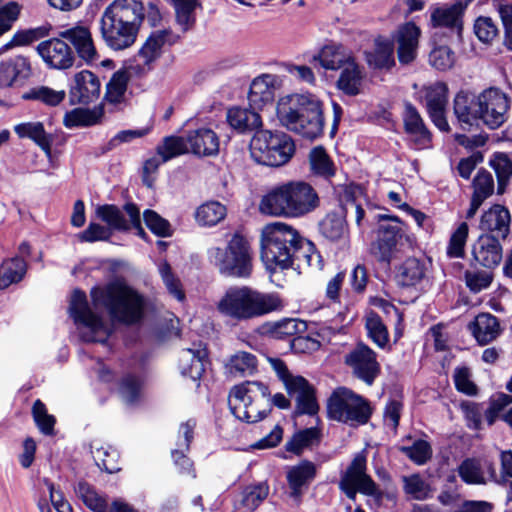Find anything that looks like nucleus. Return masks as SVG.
Returning a JSON list of instances; mask_svg holds the SVG:
<instances>
[{
  "instance_id": "f257e3e1",
  "label": "nucleus",
  "mask_w": 512,
  "mask_h": 512,
  "mask_svg": "<svg viewBox=\"0 0 512 512\" xmlns=\"http://www.w3.org/2000/svg\"><path fill=\"white\" fill-rule=\"evenodd\" d=\"M144 6L139 0H114L100 20L101 35L108 47L124 50L134 44L142 21Z\"/></svg>"
},
{
  "instance_id": "f03ea898",
  "label": "nucleus",
  "mask_w": 512,
  "mask_h": 512,
  "mask_svg": "<svg viewBox=\"0 0 512 512\" xmlns=\"http://www.w3.org/2000/svg\"><path fill=\"white\" fill-rule=\"evenodd\" d=\"M276 115L283 127L303 138L315 140L323 134V105L312 94H291L280 98Z\"/></svg>"
},
{
  "instance_id": "7ed1b4c3",
  "label": "nucleus",
  "mask_w": 512,
  "mask_h": 512,
  "mask_svg": "<svg viewBox=\"0 0 512 512\" xmlns=\"http://www.w3.org/2000/svg\"><path fill=\"white\" fill-rule=\"evenodd\" d=\"M228 404L232 414L246 423L264 419L272 406L288 409L291 405L290 400L282 393L271 397L268 386L258 381H246L234 386L230 391Z\"/></svg>"
},
{
  "instance_id": "20e7f679",
  "label": "nucleus",
  "mask_w": 512,
  "mask_h": 512,
  "mask_svg": "<svg viewBox=\"0 0 512 512\" xmlns=\"http://www.w3.org/2000/svg\"><path fill=\"white\" fill-rule=\"evenodd\" d=\"M93 305L104 308L114 322L132 325L144 315L145 299L123 281H113L90 292Z\"/></svg>"
},
{
  "instance_id": "39448f33",
  "label": "nucleus",
  "mask_w": 512,
  "mask_h": 512,
  "mask_svg": "<svg viewBox=\"0 0 512 512\" xmlns=\"http://www.w3.org/2000/svg\"><path fill=\"white\" fill-rule=\"evenodd\" d=\"M217 310L236 321H248L282 309L276 293H264L248 286L231 287L217 303Z\"/></svg>"
},
{
  "instance_id": "423d86ee",
  "label": "nucleus",
  "mask_w": 512,
  "mask_h": 512,
  "mask_svg": "<svg viewBox=\"0 0 512 512\" xmlns=\"http://www.w3.org/2000/svg\"><path fill=\"white\" fill-rule=\"evenodd\" d=\"M319 205L314 188L305 182H289L272 189L260 202V211L270 216L301 217Z\"/></svg>"
},
{
  "instance_id": "0eeeda50",
  "label": "nucleus",
  "mask_w": 512,
  "mask_h": 512,
  "mask_svg": "<svg viewBox=\"0 0 512 512\" xmlns=\"http://www.w3.org/2000/svg\"><path fill=\"white\" fill-rule=\"evenodd\" d=\"M129 220H126L123 212L115 205H101L96 208V215L105 222L108 227L99 223L91 222L88 227L78 235L82 242H96L108 240L112 235V230L128 231L135 229L136 234L145 239L146 232L141 226L140 211L134 203H127L123 207Z\"/></svg>"
},
{
  "instance_id": "6e6552de",
  "label": "nucleus",
  "mask_w": 512,
  "mask_h": 512,
  "mask_svg": "<svg viewBox=\"0 0 512 512\" xmlns=\"http://www.w3.org/2000/svg\"><path fill=\"white\" fill-rule=\"evenodd\" d=\"M300 233L293 226L273 222L261 230V259L269 270L291 268V253L298 243Z\"/></svg>"
},
{
  "instance_id": "1a4fd4ad",
  "label": "nucleus",
  "mask_w": 512,
  "mask_h": 512,
  "mask_svg": "<svg viewBox=\"0 0 512 512\" xmlns=\"http://www.w3.org/2000/svg\"><path fill=\"white\" fill-rule=\"evenodd\" d=\"M295 151L290 136L283 132L257 130L250 141V155L261 165L279 167L286 164Z\"/></svg>"
},
{
  "instance_id": "9d476101",
  "label": "nucleus",
  "mask_w": 512,
  "mask_h": 512,
  "mask_svg": "<svg viewBox=\"0 0 512 512\" xmlns=\"http://www.w3.org/2000/svg\"><path fill=\"white\" fill-rule=\"evenodd\" d=\"M327 415L350 426L365 425L371 418L372 407L361 395L346 387H339L328 398Z\"/></svg>"
},
{
  "instance_id": "9b49d317",
  "label": "nucleus",
  "mask_w": 512,
  "mask_h": 512,
  "mask_svg": "<svg viewBox=\"0 0 512 512\" xmlns=\"http://www.w3.org/2000/svg\"><path fill=\"white\" fill-rule=\"evenodd\" d=\"M210 260L219 268L222 274L247 278L252 271L251 255L247 240L234 234L226 249L212 248L209 250Z\"/></svg>"
},
{
  "instance_id": "f8f14e48",
  "label": "nucleus",
  "mask_w": 512,
  "mask_h": 512,
  "mask_svg": "<svg viewBox=\"0 0 512 512\" xmlns=\"http://www.w3.org/2000/svg\"><path fill=\"white\" fill-rule=\"evenodd\" d=\"M267 360L278 379L283 383L287 393L291 397L296 396L295 414L311 416L317 414L319 405L313 386L303 376L293 375L280 358L268 357Z\"/></svg>"
},
{
  "instance_id": "ddd939ff",
  "label": "nucleus",
  "mask_w": 512,
  "mask_h": 512,
  "mask_svg": "<svg viewBox=\"0 0 512 512\" xmlns=\"http://www.w3.org/2000/svg\"><path fill=\"white\" fill-rule=\"evenodd\" d=\"M338 486L350 500H355L357 493L375 498L382 497V491L367 473V458L363 452L357 453L341 473Z\"/></svg>"
},
{
  "instance_id": "4468645a",
  "label": "nucleus",
  "mask_w": 512,
  "mask_h": 512,
  "mask_svg": "<svg viewBox=\"0 0 512 512\" xmlns=\"http://www.w3.org/2000/svg\"><path fill=\"white\" fill-rule=\"evenodd\" d=\"M69 312L74 322L88 329L82 338L88 342H105L110 335V327L104 319L92 311L85 292L75 289L71 295Z\"/></svg>"
},
{
  "instance_id": "2eb2a0df",
  "label": "nucleus",
  "mask_w": 512,
  "mask_h": 512,
  "mask_svg": "<svg viewBox=\"0 0 512 512\" xmlns=\"http://www.w3.org/2000/svg\"><path fill=\"white\" fill-rule=\"evenodd\" d=\"M380 219L389 222L379 226L377 240L371 244L370 252L377 261L389 265L399 257L404 230L396 216L381 215Z\"/></svg>"
},
{
  "instance_id": "dca6fc26",
  "label": "nucleus",
  "mask_w": 512,
  "mask_h": 512,
  "mask_svg": "<svg viewBox=\"0 0 512 512\" xmlns=\"http://www.w3.org/2000/svg\"><path fill=\"white\" fill-rule=\"evenodd\" d=\"M480 121L490 129L499 128L506 121L509 98L498 88H489L478 94Z\"/></svg>"
},
{
  "instance_id": "f3484780",
  "label": "nucleus",
  "mask_w": 512,
  "mask_h": 512,
  "mask_svg": "<svg viewBox=\"0 0 512 512\" xmlns=\"http://www.w3.org/2000/svg\"><path fill=\"white\" fill-rule=\"evenodd\" d=\"M344 362L349 366L353 374L371 385L380 372V365L376 359V353L366 344H357L345 355Z\"/></svg>"
},
{
  "instance_id": "a211bd4d",
  "label": "nucleus",
  "mask_w": 512,
  "mask_h": 512,
  "mask_svg": "<svg viewBox=\"0 0 512 512\" xmlns=\"http://www.w3.org/2000/svg\"><path fill=\"white\" fill-rule=\"evenodd\" d=\"M179 39V36L171 30H158L150 34L142 45L136 56L137 66L141 72H149L153 68V63L161 56L165 45H173Z\"/></svg>"
},
{
  "instance_id": "6ab92c4d",
  "label": "nucleus",
  "mask_w": 512,
  "mask_h": 512,
  "mask_svg": "<svg viewBox=\"0 0 512 512\" xmlns=\"http://www.w3.org/2000/svg\"><path fill=\"white\" fill-rule=\"evenodd\" d=\"M36 50L46 65L53 69H69L75 61L71 47L59 36L40 42Z\"/></svg>"
},
{
  "instance_id": "aec40b11",
  "label": "nucleus",
  "mask_w": 512,
  "mask_h": 512,
  "mask_svg": "<svg viewBox=\"0 0 512 512\" xmlns=\"http://www.w3.org/2000/svg\"><path fill=\"white\" fill-rule=\"evenodd\" d=\"M101 93L99 77L89 70H82L73 76L69 96L73 104H89L96 101Z\"/></svg>"
},
{
  "instance_id": "412c9836",
  "label": "nucleus",
  "mask_w": 512,
  "mask_h": 512,
  "mask_svg": "<svg viewBox=\"0 0 512 512\" xmlns=\"http://www.w3.org/2000/svg\"><path fill=\"white\" fill-rule=\"evenodd\" d=\"M474 0H455L449 5L432 10L430 22L433 27L448 28L460 37L463 29V15L468 5Z\"/></svg>"
},
{
  "instance_id": "4be33fe9",
  "label": "nucleus",
  "mask_w": 512,
  "mask_h": 512,
  "mask_svg": "<svg viewBox=\"0 0 512 512\" xmlns=\"http://www.w3.org/2000/svg\"><path fill=\"white\" fill-rule=\"evenodd\" d=\"M420 28L413 22H407L398 27L393 36L397 44V57L402 65L413 62L418 53Z\"/></svg>"
},
{
  "instance_id": "5701e85b",
  "label": "nucleus",
  "mask_w": 512,
  "mask_h": 512,
  "mask_svg": "<svg viewBox=\"0 0 512 512\" xmlns=\"http://www.w3.org/2000/svg\"><path fill=\"white\" fill-rule=\"evenodd\" d=\"M448 88L443 82H437L425 89V103L432 122L441 131H448L449 124L445 117Z\"/></svg>"
},
{
  "instance_id": "b1692460",
  "label": "nucleus",
  "mask_w": 512,
  "mask_h": 512,
  "mask_svg": "<svg viewBox=\"0 0 512 512\" xmlns=\"http://www.w3.org/2000/svg\"><path fill=\"white\" fill-rule=\"evenodd\" d=\"M59 37L69 41L75 48L78 56L87 64H92L98 59L91 33L84 26H75L59 32Z\"/></svg>"
},
{
  "instance_id": "393cba45",
  "label": "nucleus",
  "mask_w": 512,
  "mask_h": 512,
  "mask_svg": "<svg viewBox=\"0 0 512 512\" xmlns=\"http://www.w3.org/2000/svg\"><path fill=\"white\" fill-rule=\"evenodd\" d=\"M478 109V95L465 90H461L456 94L453 111L458 123L463 129L470 128L480 121V112H478Z\"/></svg>"
},
{
  "instance_id": "a878e982",
  "label": "nucleus",
  "mask_w": 512,
  "mask_h": 512,
  "mask_svg": "<svg viewBox=\"0 0 512 512\" xmlns=\"http://www.w3.org/2000/svg\"><path fill=\"white\" fill-rule=\"evenodd\" d=\"M403 123L405 132L411 137L417 149H423L429 146L431 134L426 128L422 117L412 104H406L403 113Z\"/></svg>"
},
{
  "instance_id": "bb28decb",
  "label": "nucleus",
  "mask_w": 512,
  "mask_h": 512,
  "mask_svg": "<svg viewBox=\"0 0 512 512\" xmlns=\"http://www.w3.org/2000/svg\"><path fill=\"white\" fill-rule=\"evenodd\" d=\"M510 221L509 210L496 204L483 213L479 227L483 231L494 232L497 236L506 238L510 232Z\"/></svg>"
},
{
  "instance_id": "cd10ccee",
  "label": "nucleus",
  "mask_w": 512,
  "mask_h": 512,
  "mask_svg": "<svg viewBox=\"0 0 512 512\" xmlns=\"http://www.w3.org/2000/svg\"><path fill=\"white\" fill-rule=\"evenodd\" d=\"M474 259L482 266H497L502 258V247L495 236L482 235L473 248Z\"/></svg>"
},
{
  "instance_id": "c85d7f7f",
  "label": "nucleus",
  "mask_w": 512,
  "mask_h": 512,
  "mask_svg": "<svg viewBox=\"0 0 512 512\" xmlns=\"http://www.w3.org/2000/svg\"><path fill=\"white\" fill-rule=\"evenodd\" d=\"M190 152L198 156H213L219 152V139L209 128H199L187 136Z\"/></svg>"
},
{
  "instance_id": "c756f323",
  "label": "nucleus",
  "mask_w": 512,
  "mask_h": 512,
  "mask_svg": "<svg viewBox=\"0 0 512 512\" xmlns=\"http://www.w3.org/2000/svg\"><path fill=\"white\" fill-rule=\"evenodd\" d=\"M316 476V466L308 460H304L296 466L291 467L287 472V482L293 498H299L310 482Z\"/></svg>"
},
{
  "instance_id": "7c9ffc66",
  "label": "nucleus",
  "mask_w": 512,
  "mask_h": 512,
  "mask_svg": "<svg viewBox=\"0 0 512 512\" xmlns=\"http://www.w3.org/2000/svg\"><path fill=\"white\" fill-rule=\"evenodd\" d=\"M366 61L371 68L389 70L395 66L393 41L378 37L374 49L365 52Z\"/></svg>"
},
{
  "instance_id": "2f4dec72",
  "label": "nucleus",
  "mask_w": 512,
  "mask_h": 512,
  "mask_svg": "<svg viewBox=\"0 0 512 512\" xmlns=\"http://www.w3.org/2000/svg\"><path fill=\"white\" fill-rule=\"evenodd\" d=\"M207 357V351L204 348L184 349L180 353L179 368L183 376L197 381L201 378L205 368L204 359Z\"/></svg>"
},
{
  "instance_id": "473e14b6",
  "label": "nucleus",
  "mask_w": 512,
  "mask_h": 512,
  "mask_svg": "<svg viewBox=\"0 0 512 512\" xmlns=\"http://www.w3.org/2000/svg\"><path fill=\"white\" fill-rule=\"evenodd\" d=\"M227 121L233 129L241 133L257 130L262 126L258 113L239 107H233L227 111Z\"/></svg>"
},
{
  "instance_id": "72a5a7b5",
  "label": "nucleus",
  "mask_w": 512,
  "mask_h": 512,
  "mask_svg": "<svg viewBox=\"0 0 512 512\" xmlns=\"http://www.w3.org/2000/svg\"><path fill=\"white\" fill-rule=\"evenodd\" d=\"M313 60L319 62L325 69L337 70L344 68L348 65V62L353 61L354 58L342 46L327 45L317 56H314Z\"/></svg>"
},
{
  "instance_id": "f704fd0d",
  "label": "nucleus",
  "mask_w": 512,
  "mask_h": 512,
  "mask_svg": "<svg viewBox=\"0 0 512 512\" xmlns=\"http://www.w3.org/2000/svg\"><path fill=\"white\" fill-rule=\"evenodd\" d=\"M472 332L479 344L486 345L499 336V321L492 314L481 313L475 318Z\"/></svg>"
},
{
  "instance_id": "c9c22d12",
  "label": "nucleus",
  "mask_w": 512,
  "mask_h": 512,
  "mask_svg": "<svg viewBox=\"0 0 512 512\" xmlns=\"http://www.w3.org/2000/svg\"><path fill=\"white\" fill-rule=\"evenodd\" d=\"M322 439V432L317 427H310L296 432L285 444L288 452L300 455L305 449H313Z\"/></svg>"
},
{
  "instance_id": "e433bc0d",
  "label": "nucleus",
  "mask_w": 512,
  "mask_h": 512,
  "mask_svg": "<svg viewBox=\"0 0 512 512\" xmlns=\"http://www.w3.org/2000/svg\"><path fill=\"white\" fill-rule=\"evenodd\" d=\"M30 72L27 58L16 56L0 63V88L10 87L18 77H26Z\"/></svg>"
},
{
  "instance_id": "4c0bfd02",
  "label": "nucleus",
  "mask_w": 512,
  "mask_h": 512,
  "mask_svg": "<svg viewBox=\"0 0 512 512\" xmlns=\"http://www.w3.org/2000/svg\"><path fill=\"white\" fill-rule=\"evenodd\" d=\"M20 138H29L34 141L47 155L51 153L52 137L46 133L41 122L20 123L14 127Z\"/></svg>"
},
{
  "instance_id": "58836bf2",
  "label": "nucleus",
  "mask_w": 512,
  "mask_h": 512,
  "mask_svg": "<svg viewBox=\"0 0 512 512\" xmlns=\"http://www.w3.org/2000/svg\"><path fill=\"white\" fill-rule=\"evenodd\" d=\"M426 264L418 258L410 257L399 267L397 272L398 283L410 287L420 283L426 275Z\"/></svg>"
},
{
  "instance_id": "ea45409f",
  "label": "nucleus",
  "mask_w": 512,
  "mask_h": 512,
  "mask_svg": "<svg viewBox=\"0 0 512 512\" xmlns=\"http://www.w3.org/2000/svg\"><path fill=\"white\" fill-rule=\"evenodd\" d=\"M274 76L265 74L255 78L251 85L248 95L249 102L254 106H262L270 103L274 98Z\"/></svg>"
},
{
  "instance_id": "a19ab883",
  "label": "nucleus",
  "mask_w": 512,
  "mask_h": 512,
  "mask_svg": "<svg viewBox=\"0 0 512 512\" xmlns=\"http://www.w3.org/2000/svg\"><path fill=\"white\" fill-rule=\"evenodd\" d=\"M297 242L291 253V267L293 265H296L298 268L302 266L318 267L320 264V255L316 251L314 244L301 235Z\"/></svg>"
},
{
  "instance_id": "79ce46f5",
  "label": "nucleus",
  "mask_w": 512,
  "mask_h": 512,
  "mask_svg": "<svg viewBox=\"0 0 512 512\" xmlns=\"http://www.w3.org/2000/svg\"><path fill=\"white\" fill-rule=\"evenodd\" d=\"M362 80L363 73L359 65L353 60L349 61L348 65L342 68L337 86L345 94L355 96L360 93Z\"/></svg>"
},
{
  "instance_id": "37998d69",
  "label": "nucleus",
  "mask_w": 512,
  "mask_h": 512,
  "mask_svg": "<svg viewBox=\"0 0 512 512\" xmlns=\"http://www.w3.org/2000/svg\"><path fill=\"white\" fill-rule=\"evenodd\" d=\"M268 493L269 488L266 484L249 486L241 493L235 503V508L238 512H253L268 496Z\"/></svg>"
},
{
  "instance_id": "c03bdc74",
  "label": "nucleus",
  "mask_w": 512,
  "mask_h": 512,
  "mask_svg": "<svg viewBox=\"0 0 512 512\" xmlns=\"http://www.w3.org/2000/svg\"><path fill=\"white\" fill-rule=\"evenodd\" d=\"M320 233L330 241H338L347 233V224L343 213H329L319 223Z\"/></svg>"
},
{
  "instance_id": "a18cd8bd",
  "label": "nucleus",
  "mask_w": 512,
  "mask_h": 512,
  "mask_svg": "<svg viewBox=\"0 0 512 512\" xmlns=\"http://www.w3.org/2000/svg\"><path fill=\"white\" fill-rule=\"evenodd\" d=\"M512 402V397L500 393L490 399L489 407L485 411V419L488 425H493L498 418L503 419L512 427V407L504 412V409Z\"/></svg>"
},
{
  "instance_id": "49530a36",
  "label": "nucleus",
  "mask_w": 512,
  "mask_h": 512,
  "mask_svg": "<svg viewBox=\"0 0 512 512\" xmlns=\"http://www.w3.org/2000/svg\"><path fill=\"white\" fill-rule=\"evenodd\" d=\"M26 262L19 257L3 261L0 266V289L22 280L26 273Z\"/></svg>"
},
{
  "instance_id": "de8ad7c7",
  "label": "nucleus",
  "mask_w": 512,
  "mask_h": 512,
  "mask_svg": "<svg viewBox=\"0 0 512 512\" xmlns=\"http://www.w3.org/2000/svg\"><path fill=\"white\" fill-rule=\"evenodd\" d=\"M102 115L101 109L75 108L64 115L63 123L67 128L92 126L100 122Z\"/></svg>"
},
{
  "instance_id": "09e8293b",
  "label": "nucleus",
  "mask_w": 512,
  "mask_h": 512,
  "mask_svg": "<svg viewBox=\"0 0 512 512\" xmlns=\"http://www.w3.org/2000/svg\"><path fill=\"white\" fill-rule=\"evenodd\" d=\"M309 164L314 175L325 179L335 175V166L322 146L314 147L309 153Z\"/></svg>"
},
{
  "instance_id": "8fccbe9b",
  "label": "nucleus",
  "mask_w": 512,
  "mask_h": 512,
  "mask_svg": "<svg viewBox=\"0 0 512 512\" xmlns=\"http://www.w3.org/2000/svg\"><path fill=\"white\" fill-rule=\"evenodd\" d=\"M49 32L50 27L48 26H39L35 28L19 30L13 35L12 39L8 43L0 48V54L17 46L30 45L31 43L48 36Z\"/></svg>"
},
{
  "instance_id": "3c124183",
  "label": "nucleus",
  "mask_w": 512,
  "mask_h": 512,
  "mask_svg": "<svg viewBox=\"0 0 512 512\" xmlns=\"http://www.w3.org/2000/svg\"><path fill=\"white\" fill-rule=\"evenodd\" d=\"M226 207L218 201H208L199 206L195 213L196 221L203 226H214L226 216Z\"/></svg>"
},
{
  "instance_id": "603ef678",
  "label": "nucleus",
  "mask_w": 512,
  "mask_h": 512,
  "mask_svg": "<svg viewBox=\"0 0 512 512\" xmlns=\"http://www.w3.org/2000/svg\"><path fill=\"white\" fill-rule=\"evenodd\" d=\"M402 483L403 491L410 499L423 501L431 497L430 485L418 473L403 476Z\"/></svg>"
},
{
  "instance_id": "864d4df0",
  "label": "nucleus",
  "mask_w": 512,
  "mask_h": 512,
  "mask_svg": "<svg viewBox=\"0 0 512 512\" xmlns=\"http://www.w3.org/2000/svg\"><path fill=\"white\" fill-rule=\"evenodd\" d=\"M365 327L369 338L379 347L385 348L389 342V333L381 317L374 311L366 314Z\"/></svg>"
},
{
  "instance_id": "5fc2aeb1",
  "label": "nucleus",
  "mask_w": 512,
  "mask_h": 512,
  "mask_svg": "<svg viewBox=\"0 0 512 512\" xmlns=\"http://www.w3.org/2000/svg\"><path fill=\"white\" fill-rule=\"evenodd\" d=\"M172 2L177 25L182 32L189 31L193 28L196 21L195 8L197 0H172Z\"/></svg>"
},
{
  "instance_id": "6e6d98bb",
  "label": "nucleus",
  "mask_w": 512,
  "mask_h": 512,
  "mask_svg": "<svg viewBox=\"0 0 512 512\" xmlns=\"http://www.w3.org/2000/svg\"><path fill=\"white\" fill-rule=\"evenodd\" d=\"M129 75L125 70L116 71L106 85L105 99L109 103L118 104L124 99Z\"/></svg>"
},
{
  "instance_id": "4d7b16f0",
  "label": "nucleus",
  "mask_w": 512,
  "mask_h": 512,
  "mask_svg": "<svg viewBox=\"0 0 512 512\" xmlns=\"http://www.w3.org/2000/svg\"><path fill=\"white\" fill-rule=\"evenodd\" d=\"M66 96L64 90H55L47 86H36L23 94L25 100L39 101L48 106L59 105Z\"/></svg>"
},
{
  "instance_id": "13d9d810",
  "label": "nucleus",
  "mask_w": 512,
  "mask_h": 512,
  "mask_svg": "<svg viewBox=\"0 0 512 512\" xmlns=\"http://www.w3.org/2000/svg\"><path fill=\"white\" fill-rule=\"evenodd\" d=\"M228 369L235 376L251 375L257 370L256 356L249 352H237L230 358Z\"/></svg>"
},
{
  "instance_id": "bf43d9fd",
  "label": "nucleus",
  "mask_w": 512,
  "mask_h": 512,
  "mask_svg": "<svg viewBox=\"0 0 512 512\" xmlns=\"http://www.w3.org/2000/svg\"><path fill=\"white\" fill-rule=\"evenodd\" d=\"M190 152L187 138L178 136H169L164 138L162 145L157 147V153L163 157L164 161Z\"/></svg>"
},
{
  "instance_id": "052dcab7",
  "label": "nucleus",
  "mask_w": 512,
  "mask_h": 512,
  "mask_svg": "<svg viewBox=\"0 0 512 512\" xmlns=\"http://www.w3.org/2000/svg\"><path fill=\"white\" fill-rule=\"evenodd\" d=\"M461 479L468 484H485L486 478L483 472V465L475 458L465 459L458 467Z\"/></svg>"
},
{
  "instance_id": "680f3d73",
  "label": "nucleus",
  "mask_w": 512,
  "mask_h": 512,
  "mask_svg": "<svg viewBox=\"0 0 512 512\" xmlns=\"http://www.w3.org/2000/svg\"><path fill=\"white\" fill-rule=\"evenodd\" d=\"M76 493L83 503L94 512H107L106 500L86 482H79Z\"/></svg>"
},
{
  "instance_id": "e2e57ef3",
  "label": "nucleus",
  "mask_w": 512,
  "mask_h": 512,
  "mask_svg": "<svg viewBox=\"0 0 512 512\" xmlns=\"http://www.w3.org/2000/svg\"><path fill=\"white\" fill-rule=\"evenodd\" d=\"M472 197L484 202L494 192V179L490 172L479 170L472 181Z\"/></svg>"
},
{
  "instance_id": "0e129e2a",
  "label": "nucleus",
  "mask_w": 512,
  "mask_h": 512,
  "mask_svg": "<svg viewBox=\"0 0 512 512\" xmlns=\"http://www.w3.org/2000/svg\"><path fill=\"white\" fill-rule=\"evenodd\" d=\"M399 451L417 465L425 464L432 456L430 444L422 439L416 440L411 446H400Z\"/></svg>"
},
{
  "instance_id": "69168bd1",
  "label": "nucleus",
  "mask_w": 512,
  "mask_h": 512,
  "mask_svg": "<svg viewBox=\"0 0 512 512\" xmlns=\"http://www.w3.org/2000/svg\"><path fill=\"white\" fill-rule=\"evenodd\" d=\"M498 180V194H502L512 176V161L505 154H497L491 160Z\"/></svg>"
},
{
  "instance_id": "338daca9",
  "label": "nucleus",
  "mask_w": 512,
  "mask_h": 512,
  "mask_svg": "<svg viewBox=\"0 0 512 512\" xmlns=\"http://www.w3.org/2000/svg\"><path fill=\"white\" fill-rule=\"evenodd\" d=\"M119 391L125 403L134 405L141 399L142 381L135 376L128 375L123 378Z\"/></svg>"
},
{
  "instance_id": "774afa93",
  "label": "nucleus",
  "mask_w": 512,
  "mask_h": 512,
  "mask_svg": "<svg viewBox=\"0 0 512 512\" xmlns=\"http://www.w3.org/2000/svg\"><path fill=\"white\" fill-rule=\"evenodd\" d=\"M469 227L462 222L452 233L447 247V255L450 258H461L464 256V248L468 238Z\"/></svg>"
}]
</instances>
